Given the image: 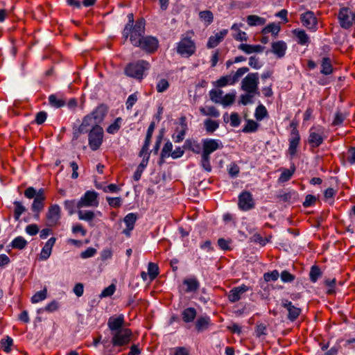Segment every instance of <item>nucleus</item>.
I'll return each mask as SVG.
<instances>
[{
    "label": "nucleus",
    "instance_id": "obj_8",
    "mask_svg": "<svg viewBox=\"0 0 355 355\" xmlns=\"http://www.w3.org/2000/svg\"><path fill=\"white\" fill-rule=\"evenodd\" d=\"M99 126L97 122L93 119L90 114L86 115L82 121L81 124L77 127L73 128V138L77 139L80 134L89 132V128Z\"/></svg>",
    "mask_w": 355,
    "mask_h": 355
},
{
    "label": "nucleus",
    "instance_id": "obj_64",
    "mask_svg": "<svg viewBox=\"0 0 355 355\" xmlns=\"http://www.w3.org/2000/svg\"><path fill=\"white\" fill-rule=\"evenodd\" d=\"M256 336L261 337V336H266L267 334V327L266 324L261 323L257 324L255 330Z\"/></svg>",
    "mask_w": 355,
    "mask_h": 355
},
{
    "label": "nucleus",
    "instance_id": "obj_36",
    "mask_svg": "<svg viewBox=\"0 0 355 355\" xmlns=\"http://www.w3.org/2000/svg\"><path fill=\"white\" fill-rule=\"evenodd\" d=\"M44 201L42 197L35 198L32 204V210L33 212L37 213V217H38V214L44 208Z\"/></svg>",
    "mask_w": 355,
    "mask_h": 355
},
{
    "label": "nucleus",
    "instance_id": "obj_51",
    "mask_svg": "<svg viewBox=\"0 0 355 355\" xmlns=\"http://www.w3.org/2000/svg\"><path fill=\"white\" fill-rule=\"evenodd\" d=\"M249 69L246 67H243L236 70V71L234 72V74H232V78L233 82L234 83H237L239 79L247 72H248Z\"/></svg>",
    "mask_w": 355,
    "mask_h": 355
},
{
    "label": "nucleus",
    "instance_id": "obj_33",
    "mask_svg": "<svg viewBox=\"0 0 355 355\" xmlns=\"http://www.w3.org/2000/svg\"><path fill=\"white\" fill-rule=\"evenodd\" d=\"M321 73L324 75H329L333 71L331 62L329 58H323L321 63Z\"/></svg>",
    "mask_w": 355,
    "mask_h": 355
},
{
    "label": "nucleus",
    "instance_id": "obj_27",
    "mask_svg": "<svg viewBox=\"0 0 355 355\" xmlns=\"http://www.w3.org/2000/svg\"><path fill=\"white\" fill-rule=\"evenodd\" d=\"M211 324V319L209 316H200L196 322V329L198 332H202L208 329Z\"/></svg>",
    "mask_w": 355,
    "mask_h": 355
},
{
    "label": "nucleus",
    "instance_id": "obj_35",
    "mask_svg": "<svg viewBox=\"0 0 355 355\" xmlns=\"http://www.w3.org/2000/svg\"><path fill=\"white\" fill-rule=\"evenodd\" d=\"M183 284L187 286L186 289L187 293L196 291L199 288V283L194 278L186 279L184 280Z\"/></svg>",
    "mask_w": 355,
    "mask_h": 355
},
{
    "label": "nucleus",
    "instance_id": "obj_3",
    "mask_svg": "<svg viewBox=\"0 0 355 355\" xmlns=\"http://www.w3.org/2000/svg\"><path fill=\"white\" fill-rule=\"evenodd\" d=\"M145 33V20L143 18L137 19L130 31V41L132 45L136 46L140 44V40Z\"/></svg>",
    "mask_w": 355,
    "mask_h": 355
},
{
    "label": "nucleus",
    "instance_id": "obj_11",
    "mask_svg": "<svg viewBox=\"0 0 355 355\" xmlns=\"http://www.w3.org/2000/svg\"><path fill=\"white\" fill-rule=\"evenodd\" d=\"M61 217V209L59 205H51L46 212V224L50 227L55 226L58 224Z\"/></svg>",
    "mask_w": 355,
    "mask_h": 355
},
{
    "label": "nucleus",
    "instance_id": "obj_62",
    "mask_svg": "<svg viewBox=\"0 0 355 355\" xmlns=\"http://www.w3.org/2000/svg\"><path fill=\"white\" fill-rule=\"evenodd\" d=\"M264 279L266 282L276 281L279 277V274L277 270H275L271 272H266L263 275Z\"/></svg>",
    "mask_w": 355,
    "mask_h": 355
},
{
    "label": "nucleus",
    "instance_id": "obj_16",
    "mask_svg": "<svg viewBox=\"0 0 355 355\" xmlns=\"http://www.w3.org/2000/svg\"><path fill=\"white\" fill-rule=\"evenodd\" d=\"M202 154L210 156V154L223 147L221 141L213 139H206L202 141Z\"/></svg>",
    "mask_w": 355,
    "mask_h": 355
},
{
    "label": "nucleus",
    "instance_id": "obj_52",
    "mask_svg": "<svg viewBox=\"0 0 355 355\" xmlns=\"http://www.w3.org/2000/svg\"><path fill=\"white\" fill-rule=\"evenodd\" d=\"M128 23L125 25V26L123 29V36L125 37V40L128 37L130 31H131V28L133 26V23H134L133 14H132V13L129 14L128 15Z\"/></svg>",
    "mask_w": 355,
    "mask_h": 355
},
{
    "label": "nucleus",
    "instance_id": "obj_32",
    "mask_svg": "<svg viewBox=\"0 0 355 355\" xmlns=\"http://www.w3.org/2000/svg\"><path fill=\"white\" fill-rule=\"evenodd\" d=\"M248 24L250 26L263 25L266 23V19L257 15H249L247 17Z\"/></svg>",
    "mask_w": 355,
    "mask_h": 355
},
{
    "label": "nucleus",
    "instance_id": "obj_43",
    "mask_svg": "<svg viewBox=\"0 0 355 355\" xmlns=\"http://www.w3.org/2000/svg\"><path fill=\"white\" fill-rule=\"evenodd\" d=\"M255 118L258 121L263 120L266 116H268V111L264 105H259L255 110L254 114Z\"/></svg>",
    "mask_w": 355,
    "mask_h": 355
},
{
    "label": "nucleus",
    "instance_id": "obj_14",
    "mask_svg": "<svg viewBox=\"0 0 355 355\" xmlns=\"http://www.w3.org/2000/svg\"><path fill=\"white\" fill-rule=\"evenodd\" d=\"M187 118L182 116L180 118V125L176 127L175 132L172 135V139L174 142L180 143L184 139L186 132L187 131Z\"/></svg>",
    "mask_w": 355,
    "mask_h": 355
},
{
    "label": "nucleus",
    "instance_id": "obj_9",
    "mask_svg": "<svg viewBox=\"0 0 355 355\" xmlns=\"http://www.w3.org/2000/svg\"><path fill=\"white\" fill-rule=\"evenodd\" d=\"M112 334V344L114 347H122L128 345L132 336V331L129 329L117 331Z\"/></svg>",
    "mask_w": 355,
    "mask_h": 355
},
{
    "label": "nucleus",
    "instance_id": "obj_25",
    "mask_svg": "<svg viewBox=\"0 0 355 355\" xmlns=\"http://www.w3.org/2000/svg\"><path fill=\"white\" fill-rule=\"evenodd\" d=\"M55 241L56 239L55 237H51L45 243L44 246L42 249L40 255V259L42 260H46L50 257L52 251V248L54 245Z\"/></svg>",
    "mask_w": 355,
    "mask_h": 355
},
{
    "label": "nucleus",
    "instance_id": "obj_17",
    "mask_svg": "<svg viewBox=\"0 0 355 355\" xmlns=\"http://www.w3.org/2000/svg\"><path fill=\"white\" fill-rule=\"evenodd\" d=\"M282 306L287 310V318L291 322L295 321L301 313V309L300 308L294 306L291 301L286 299H283L282 300Z\"/></svg>",
    "mask_w": 355,
    "mask_h": 355
},
{
    "label": "nucleus",
    "instance_id": "obj_13",
    "mask_svg": "<svg viewBox=\"0 0 355 355\" xmlns=\"http://www.w3.org/2000/svg\"><path fill=\"white\" fill-rule=\"evenodd\" d=\"M255 203L252 195L247 191H243L239 196L238 206L242 211H248L254 207Z\"/></svg>",
    "mask_w": 355,
    "mask_h": 355
},
{
    "label": "nucleus",
    "instance_id": "obj_54",
    "mask_svg": "<svg viewBox=\"0 0 355 355\" xmlns=\"http://www.w3.org/2000/svg\"><path fill=\"white\" fill-rule=\"evenodd\" d=\"M106 200L108 205L114 208H119L122 205L123 200L120 197H107Z\"/></svg>",
    "mask_w": 355,
    "mask_h": 355
},
{
    "label": "nucleus",
    "instance_id": "obj_28",
    "mask_svg": "<svg viewBox=\"0 0 355 355\" xmlns=\"http://www.w3.org/2000/svg\"><path fill=\"white\" fill-rule=\"evenodd\" d=\"M148 160L149 155H148L146 157H144L141 160V163L139 164V165L137 166V168L133 175V178L135 181H138L140 180L144 168L148 165Z\"/></svg>",
    "mask_w": 355,
    "mask_h": 355
},
{
    "label": "nucleus",
    "instance_id": "obj_21",
    "mask_svg": "<svg viewBox=\"0 0 355 355\" xmlns=\"http://www.w3.org/2000/svg\"><path fill=\"white\" fill-rule=\"evenodd\" d=\"M137 216L136 214L130 213L123 218L126 228L123 230V233L127 236H130L131 231L134 229Z\"/></svg>",
    "mask_w": 355,
    "mask_h": 355
},
{
    "label": "nucleus",
    "instance_id": "obj_55",
    "mask_svg": "<svg viewBox=\"0 0 355 355\" xmlns=\"http://www.w3.org/2000/svg\"><path fill=\"white\" fill-rule=\"evenodd\" d=\"M121 121V118H120V117L116 118V120L114 121V122L107 127V132L110 134L116 133L120 129Z\"/></svg>",
    "mask_w": 355,
    "mask_h": 355
},
{
    "label": "nucleus",
    "instance_id": "obj_60",
    "mask_svg": "<svg viewBox=\"0 0 355 355\" xmlns=\"http://www.w3.org/2000/svg\"><path fill=\"white\" fill-rule=\"evenodd\" d=\"M169 87L167 80L162 78L157 84L156 89L158 92L162 93L166 91Z\"/></svg>",
    "mask_w": 355,
    "mask_h": 355
},
{
    "label": "nucleus",
    "instance_id": "obj_61",
    "mask_svg": "<svg viewBox=\"0 0 355 355\" xmlns=\"http://www.w3.org/2000/svg\"><path fill=\"white\" fill-rule=\"evenodd\" d=\"M13 340L11 338L7 336L6 339L1 340V347L4 352L8 353L10 352Z\"/></svg>",
    "mask_w": 355,
    "mask_h": 355
},
{
    "label": "nucleus",
    "instance_id": "obj_49",
    "mask_svg": "<svg viewBox=\"0 0 355 355\" xmlns=\"http://www.w3.org/2000/svg\"><path fill=\"white\" fill-rule=\"evenodd\" d=\"M259 124L253 120H248L247 123L243 128V132H254L258 129Z\"/></svg>",
    "mask_w": 355,
    "mask_h": 355
},
{
    "label": "nucleus",
    "instance_id": "obj_34",
    "mask_svg": "<svg viewBox=\"0 0 355 355\" xmlns=\"http://www.w3.org/2000/svg\"><path fill=\"white\" fill-rule=\"evenodd\" d=\"M294 33L297 38L298 44L306 45L309 42V37L304 31L295 30Z\"/></svg>",
    "mask_w": 355,
    "mask_h": 355
},
{
    "label": "nucleus",
    "instance_id": "obj_63",
    "mask_svg": "<svg viewBox=\"0 0 355 355\" xmlns=\"http://www.w3.org/2000/svg\"><path fill=\"white\" fill-rule=\"evenodd\" d=\"M280 277L284 282H291L295 279V275H292L287 270H284L280 275Z\"/></svg>",
    "mask_w": 355,
    "mask_h": 355
},
{
    "label": "nucleus",
    "instance_id": "obj_37",
    "mask_svg": "<svg viewBox=\"0 0 355 355\" xmlns=\"http://www.w3.org/2000/svg\"><path fill=\"white\" fill-rule=\"evenodd\" d=\"M234 82L232 80V74L221 76L216 82V86L218 87H223L227 85H234Z\"/></svg>",
    "mask_w": 355,
    "mask_h": 355
},
{
    "label": "nucleus",
    "instance_id": "obj_24",
    "mask_svg": "<svg viewBox=\"0 0 355 355\" xmlns=\"http://www.w3.org/2000/svg\"><path fill=\"white\" fill-rule=\"evenodd\" d=\"M286 49L287 45L284 41H277L272 44V52L279 58L284 56Z\"/></svg>",
    "mask_w": 355,
    "mask_h": 355
},
{
    "label": "nucleus",
    "instance_id": "obj_12",
    "mask_svg": "<svg viewBox=\"0 0 355 355\" xmlns=\"http://www.w3.org/2000/svg\"><path fill=\"white\" fill-rule=\"evenodd\" d=\"M158 46L159 42L156 37L153 36H144L141 40H140V44L136 46L140 47L146 53H152L157 49Z\"/></svg>",
    "mask_w": 355,
    "mask_h": 355
},
{
    "label": "nucleus",
    "instance_id": "obj_7",
    "mask_svg": "<svg viewBox=\"0 0 355 355\" xmlns=\"http://www.w3.org/2000/svg\"><path fill=\"white\" fill-rule=\"evenodd\" d=\"M103 140V130L101 126L93 127L88 135V142L92 150H97L101 146Z\"/></svg>",
    "mask_w": 355,
    "mask_h": 355
},
{
    "label": "nucleus",
    "instance_id": "obj_30",
    "mask_svg": "<svg viewBox=\"0 0 355 355\" xmlns=\"http://www.w3.org/2000/svg\"><path fill=\"white\" fill-rule=\"evenodd\" d=\"M196 315V310L191 307L185 309L182 313V320L185 322H191L193 321Z\"/></svg>",
    "mask_w": 355,
    "mask_h": 355
},
{
    "label": "nucleus",
    "instance_id": "obj_41",
    "mask_svg": "<svg viewBox=\"0 0 355 355\" xmlns=\"http://www.w3.org/2000/svg\"><path fill=\"white\" fill-rule=\"evenodd\" d=\"M148 274L150 280L155 279L159 275L158 266L154 263L150 262L148 266Z\"/></svg>",
    "mask_w": 355,
    "mask_h": 355
},
{
    "label": "nucleus",
    "instance_id": "obj_22",
    "mask_svg": "<svg viewBox=\"0 0 355 355\" xmlns=\"http://www.w3.org/2000/svg\"><path fill=\"white\" fill-rule=\"evenodd\" d=\"M227 33L228 31L227 29H223L214 35L211 36L207 44V48L212 49L216 47L225 38Z\"/></svg>",
    "mask_w": 355,
    "mask_h": 355
},
{
    "label": "nucleus",
    "instance_id": "obj_15",
    "mask_svg": "<svg viewBox=\"0 0 355 355\" xmlns=\"http://www.w3.org/2000/svg\"><path fill=\"white\" fill-rule=\"evenodd\" d=\"M300 20L306 28L315 31L318 28V19L312 11H307L300 15Z\"/></svg>",
    "mask_w": 355,
    "mask_h": 355
},
{
    "label": "nucleus",
    "instance_id": "obj_38",
    "mask_svg": "<svg viewBox=\"0 0 355 355\" xmlns=\"http://www.w3.org/2000/svg\"><path fill=\"white\" fill-rule=\"evenodd\" d=\"M280 31V26L275 23H271L267 25L263 30V34L272 33L274 35H277Z\"/></svg>",
    "mask_w": 355,
    "mask_h": 355
},
{
    "label": "nucleus",
    "instance_id": "obj_31",
    "mask_svg": "<svg viewBox=\"0 0 355 355\" xmlns=\"http://www.w3.org/2000/svg\"><path fill=\"white\" fill-rule=\"evenodd\" d=\"M200 112L204 116L212 117H218L220 116V112L214 106L200 107Z\"/></svg>",
    "mask_w": 355,
    "mask_h": 355
},
{
    "label": "nucleus",
    "instance_id": "obj_58",
    "mask_svg": "<svg viewBox=\"0 0 355 355\" xmlns=\"http://www.w3.org/2000/svg\"><path fill=\"white\" fill-rule=\"evenodd\" d=\"M235 100L234 94H227L223 98H222L220 103L224 106H229L234 103Z\"/></svg>",
    "mask_w": 355,
    "mask_h": 355
},
{
    "label": "nucleus",
    "instance_id": "obj_26",
    "mask_svg": "<svg viewBox=\"0 0 355 355\" xmlns=\"http://www.w3.org/2000/svg\"><path fill=\"white\" fill-rule=\"evenodd\" d=\"M238 49L246 54H251L253 53H261L264 50V47L259 44L252 45L243 43L239 44Z\"/></svg>",
    "mask_w": 355,
    "mask_h": 355
},
{
    "label": "nucleus",
    "instance_id": "obj_10",
    "mask_svg": "<svg viewBox=\"0 0 355 355\" xmlns=\"http://www.w3.org/2000/svg\"><path fill=\"white\" fill-rule=\"evenodd\" d=\"M98 194L94 191H87L77 202V208L97 207L98 205Z\"/></svg>",
    "mask_w": 355,
    "mask_h": 355
},
{
    "label": "nucleus",
    "instance_id": "obj_5",
    "mask_svg": "<svg viewBox=\"0 0 355 355\" xmlns=\"http://www.w3.org/2000/svg\"><path fill=\"white\" fill-rule=\"evenodd\" d=\"M324 128L320 125L313 126L309 130L308 143L313 148L319 147L326 138Z\"/></svg>",
    "mask_w": 355,
    "mask_h": 355
},
{
    "label": "nucleus",
    "instance_id": "obj_6",
    "mask_svg": "<svg viewBox=\"0 0 355 355\" xmlns=\"http://www.w3.org/2000/svg\"><path fill=\"white\" fill-rule=\"evenodd\" d=\"M338 19L343 28L349 29L355 25V12L348 8H342L339 10Z\"/></svg>",
    "mask_w": 355,
    "mask_h": 355
},
{
    "label": "nucleus",
    "instance_id": "obj_39",
    "mask_svg": "<svg viewBox=\"0 0 355 355\" xmlns=\"http://www.w3.org/2000/svg\"><path fill=\"white\" fill-rule=\"evenodd\" d=\"M27 245V241L22 236L16 237L11 243L13 248L22 250Z\"/></svg>",
    "mask_w": 355,
    "mask_h": 355
},
{
    "label": "nucleus",
    "instance_id": "obj_4",
    "mask_svg": "<svg viewBox=\"0 0 355 355\" xmlns=\"http://www.w3.org/2000/svg\"><path fill=\"white\" fill-rule=\"evenodd\" d=\"M259 73H249L241 81V88L247 93H254L259 94Z\"/></svg>",
    "mask_w": 355,
    "mask_h": 355
},
{
    "label": "nucleus",
    "instance_id": "obj_45",
    "mask_svg": "<svg viewBox=\"0 0 355 355\" xmlns=\"http://www.w3.org/2000/svg\"><path fill=\"white\" fill-rule=\"evenodd\" d=\"M295 172V167L291 169H284L279 178V182H285L289 180Z\"/></svg>",
    "mask_w": 355,
    "mask_h": 355
},
{
    "label": "nucleus",
    "instance_id": "obj_18",
    "mask_svg": "<svg viewBox=\"0 0 355 355\" xmlns=\"http://www.w3.org/2000/svg\"><path fill=\"white\" fill-rule=\"evenodd\" d=\"M300 136L299 134V131L297 129V127H294L293 128L291 133V137L289 139V147H288V153L289 154L293 157L297 153V149L300 144Z\"/></svg>",
    "mask_w": 355,
    "mask_h": 355
},
{
    "label": "nucleus",
    "instance_id": "obj_53",
    "mask_svg": "<svg viewBox=\"0 0 355 355\" xmlns=\"http://www.w3.org/2000/svg\"><path fill=\"white\" fill-rule=\"evenodd\" d=\"M199 17L201 20L207 22V24H210L211 23H212L214 19L213 13L209 10L200 12Z\"/></svg>",
    "mask_w": 355,
    "mask_h": 355
},
{
    "label": "nucleus",
    "instance_id": "obj_47",
    "mask_svg": "<svg viewBox=\"0 0 355 355\" xmlns=\"http://www.w3.org/2000/svg\"><path fill=\"white\" fill-rule=\"evenodd\" d=\"M50 104L57 108L61 107L65 105L63 99L58 98L56 95L52 94L49 97Z\"/></svg>",
    "mask_w": 355,
    "mask_h": 355
},
{
    "label": "nucleus",
    "instance_id": "obj_56",
    "mask_svg": "<svg viewBox=\"0 0 355 355\" xmlns=\"http://www.w3.org/2000/svg\"><path fill=\"white\" fill-rule=\"evenodd\" d=\"M76 205L77 202L74 200H67L64 202V207L65 209L68 211L69 215H72L75 213V209L77 207Z\"/></svg>",
    "mask_w": 355,
    "mask_h": 355
},
{
    "label": "nucleus",
    "instance_id": "obj_46",
    "mask_svg": "<svg viewBox=\"0 0 355 355\" xmlns=\"http://www.w3.org/2000/svg\"><path fill=\"white\" fill-rule=\"evenodd\" d=\"M14 205V218L15 220H18L19 219L20 216L26 211V208L19 201H15Z\"/></svg>",
    "mask_w": 355,
    "mask_h": 355
},
{
    "label": "nucleus",
    "instance_id": "obj_19",
    "mask_svg": "<svg viewBox=\"0 0 355 355\" xmlns=\"http://www.w3.org/2000/svg\"><path fill=\"white\" fill-rule=\"evenodd\" d=\"M124 315L120 314L119 315H114L110 317L107 321V326L112 334L123 329V326L124 325Z\"/></svg>",
    "mask_w": 355,
    "mask_h": 355
},
{
    "label": "nucleus",
    "instance_id": "obj_50",
    "mask_svg": "<svg viewBox=\"0 0 355 355\" xmlns=\"http://www.w3.org/2000/svg\"><path fill=\"white\" fill-rule=\"evenodd\" d=\"M47 290L44 288L43 290L37 292L31 298L32 303H38L46 297Z\"/></svg>",
    "mask_w": 355,
    "mask_h": 355
},
{
    "label": "nucleus",
    "instance_id": "obj_29",
    "mask_svg": "<svg viewBox=\"0 0 355 355\" xmlns=\"http://www.w3.org/2000/svg\"><path fill=\"white\" fill-rule=\"evenodd\" d=\"M183 147L196 154H199L201 152V146L196 140L187 139Z\"/></svg>",
    "mask_w": 355,
    "mask_h": 355
},
{
    "label": "nucleus",
    "instance_id": "obj_42",
    "mask_svg": "<svg viewBox=\"0 0 355 355\" xmlns=\"http://www.w3.org/2000/svg\"><path fill=\"white\" fill-rule=\"evenodd\" d=\"M78 218L80 220H85V221H92L94 216L95 214L92 211H83L82 210H78Z\"/></svg>",
    "mask_w": 355,
    "mask_h": 355
},
{
    "label": "nucleus",
    "instance_id": "obj_40",
    "mask_svg": "<svg viewBox=\"0 0 355 355\" xmlns=\"http://www.w3.org/2000/svg\"><path fill=\"white\" fill-rule=\"evenodd\" d=\"M204 123L206 131L209 133H213L219 127L218 122L211 119H206Z\"/></svg>",
    "mask_w": 355,
    "mask_h": 355
},
{
    "label": "nucleus",
    "instance_id": "obj_59",
    "mask_svg": "<svg viewBox=\"0 0 355 355\" xmlns=\"http://www.w3.org/2000/svg\"><path fill=\"white\" fill-rule=\"evenodd\" d=\"M256 94L254 93H247L245 94H242L240 96V103L246 105L248 103H252V98Z\"/></svg>",
    "mask_w": 355,
    "mask_h": 355
},
{
    "label": "nucleus",
    "instance_id": "obj_44",
    "mask_svg": "<svg viewBox=\"0 0 355 355\" xmlns=\"http://www.w3.org/2000/svg\"><path fill=\"white\" fill-rule=\"evenodd\" d=\"M322 276V272L318 266H313L309 272L310 279L312 282H315Z\"/></svg>",
    "mask_w": 355,
    "mask_h": 355
},
{
    "label": "nucleus",
    "instance_id": "obj_48",
    "mask_svg": "<svg viewBox=\"0 0 355 355\" xmlns=\"http://www.w3.org/2000/svg\"><path fill=\"white\" fill-rule=\"evenodd\" d=\"M223 92L220 89H212L209 92L210 99L215 103H220Z\"/></svg>",
    "mask_w": 355,
    "mask_h": 355
},
{
    "label": "nucleus",
    "instance_id": "obj_1",
    "mask_svg": "<svg viewBox=\"0 0 355 355\" xmlns=\"http://www.w3.org/2000/svg\"><path fill=\"white\" fill-rule=\"evenodd\" d=\"M150 68L148 62L140 60L127 64L125 68V73L126 76L134 78L137 80L144 78V73Z\"/></svg>",
    "mask_w": 355,
    "mask_h": 355
},
{
    "label": "nucleus",
    "instance_id": "obj_23",
    "mask_svg": "<svg viewBox=\"0 0 355 355\" xmlns=\"http://www.w3.org/2000/svg\"><path fill=\"white\" fill-rule=\"evenodd\" d=\"M107 113V107L102 104L98 105L90 115L92 116L93 119L97 122L98 124L101 123Z\"/></svg>",
    "mask_w": 355,
    "mask_h": 355
},
{
    "label": "nucleus",
    "instance_id": "obj_2",
    "mask_svg": "<svg viewBox=\"0 0 355 355\" xmlns=\"http://www.w3.org/2000/svg\"><path fill=\"white\" fill-rule=\"evenodd\" d=\"M189 34H193V33H187L182 35L181 40L178 44L177 52L182 56L190 57L196 51L195 42L191 40Z\"/></svg>",
    "mask_w": 355,
    "mask_h": 355
},
{
    "label": "nucleus",
    "instance_id": "obj_57",
    "mask_svg": "<svg viewBox=\"0 0 355 355\" xmlns=\"http://www.w3.org/2000/svg\"><path fill=\"white\" fill-rule=\"evenodd\" d=\"M201 166L205 171L208 172L211 171V166L210 164V156L202 153Z\"/></svg>",
    "mask_w": 355,
    "mask_h": 355
},
{
    "label": "nucleus",
    "instance_id": "obj_20",
    "mask_svg": "<svg viewBox=\"0 0 355 355\" xmlns=\"http://www.w3.org/2000/svg\"><path fill=\"white\" fill-rule=\"evenodd\" d=\"M249 291V287L245 284L233 288L229 293L227 298L232 303L238 302L243 293Z\"/></svg>",
    "mask_w": 355,
    "mask_h": 355
}]
</instances>
